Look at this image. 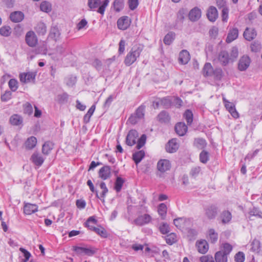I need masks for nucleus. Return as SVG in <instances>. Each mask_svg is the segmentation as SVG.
I'll return each mask as SVG.
<instances>
[{"label": "nucleus", "mask_w": 262, "mask_h": 262, "mask_svg": "<svg viewBox=\"0 0 262 262\" xmlns=\"http://www.w3.org/2000/svg\"><path fill=\"white\" fill-rule=\"evenodd\" d=\"M40 9L41 11L45 12H49L52 10L51 4L47 1L42 2L40 5Z\"/></svg>", "instance_id": "nucleus-42"}, {"label": "nucleus", "mask_w": 262, "mask_h": 262, "mask_svg": "<svg viewBox=\"0 0 262 262\" xmlns=\"http://www.w3.org/2000/svg\"><path fill=\"white\" fill-rule=\"evenodd\" d=\"M145 111V106L141 105L139 106L134 113L136 116L139 119H142L144 117Z\"/></svg>", "instance_id": "nucleus-55"}, {"label": "nucleus", "mask_w": 262, "mask_h": 262, "mask_svg": "<svg viewBox=\"0 0 262 262\" xmlns=\"http://www.w3.org/2000/svg\"><path fill=\"white\" fill-rule=\"evenodd\" d=\"M157 169L161 173L169 170L171 167V163L168 160L161 159L157 163Z\"/></svg>", "instance_id": "nucleus-7"}, {"label": "nucleus", "mask_w": 262, "mask_h": 262, "mask_svg": "<svg viewBox=\"0 0 262 262\" xmlns=\"http://www.w3.org/2000/svg\"><path fill=\"white\" fill-rule=\"evenodd\" d=\"M151 216L148 214L140 215L138 216L134 221L133 223L137 226H142L147 224L151 222Z\"/></svg>", "instance_id": "nucleus-5"}, {"label": "nucleus", "mask_w": 262, "mask_h": 262, "mask_svg": "<svg viewBox=\"0 0 262 262\" xmlns=\"http://www.w3.org/2000/svg\"><path fill=\"white\" fill-rule=\"evenodd\" d=\"M166 243L169 245H172L177 242V235L174 233H171L167 235L166 237Z\"/></svg>", "instance_id": "nucleus-51"}, {"label": "nucleus", "mask_w": 262, "mask_h": 262, "mask_svg": "<svg viewBox=\"0 0 262 262\" xmlns=\"http://www.w3.org/2000/svg\"><path fill=\"white\" fill-rule=\"evenodd\" d=\"M261 49V45L258 42H253L251 45V49L252 52H259L260 51Z\"/></svg>", "instance_id": "nucleus-60"}, {"label": "nucleus", "mask_w": 262, "mask_h": 262, "mask_svg": "<svg viewBox=\"0 0 262 262\" xmlns=\"http://www.w3.org/2000/svg\"><path fill=\"white\" fill-rule=\"evenodd\" d=\"M223 102L225 104V106L226 109L231 114L232 116L234 118H237L238 117V113L236 111L235 105L233 103L228 101L225 98H223Z\"/></svg>", "instance_id": "nucleus-10"}, {"label": "nucleus", "mask_w": 262, "mask_h": 262, "mask_svg": "<svg viewBox=\"0 0 262 262\" xmlns=\"http://www.w3.org/2000/svg\"><path fill=\"white\" fill-rule=\"evenodd\" d=\"M36 73L34 72L22 73L19 74L20 81L23 83L34 82Z\"/></svg>", "instance_id": "nucleus-9"}, {"label": "nucleus", "mask_w": 262, "mask_h": 262, "mask_svg": "<svg viewBox=\"0 0 262 262\" xmlns=\"http://www.w3.org/2000/svg\"><path fill=\"white\" fill-rule=\"evenodd\" d=\"M190 59L189 52L186 50H183L180 53L179 60L180 63L185 64Z\"/></svg>", "instance_id": "nucleus-26"}, {"label": "nucleus", "mask_w": 262, "mask_h": 262, "mask_svg": "<svg viewBox=\"0 0 262 262\" xmlns=\"http://www.w3.org/2000/svg\"><path fill=\"white\" fill-rule=\"evenodd\" d=\"M158 212L162 219H164L167 213L166 205L164 203L160 204L158 206Z\"/></svg>", "instance_id": "nucleus-41"}, {"label": "nucleus", "mask_w": 262, "mask_h": 262, "mask_svg": "<svg viewBox=\"0 0 262 262\" xmlns=\"http://www.w3.org/2000/svg\"><path fill=\"white\" fill-rule=\"evenodd\" d=\"M38 210V207L35 204H26L24 207V212L27 215H30Z\"/></svg>", "instance_id": "nucleus-21"}, {"label": "nucleus", "mask_w": 262, "mask_h": 262, "mask_svg": "<svg viewBox=\"0 0 262 262\" xmlns=\"http://www.w3.org/2000/svg\"><path fill=\"white\" fill-rule=\"evenodd\" d=\"M201 262H214L213 258L211 255H205L200 257Z\"/></svg>", "instance_id": "nucleus-64"}, {"label": "nucleus", "mask_w": 262, "mask_h": 262, "mask_svg": "<svg viewBox=\"0 0 262 262\" xmlns=\"http://www.w3.org/2000/svg\"><path fill=\"white\" fill-rule=\"evenodd\" d=\"M54 144L50 141L46 142L42 147V152L43 154L48 155L53 148Z\"/></svg>", "instance_id": "nucleus-35"}, {"label": "nucleus", "mask_w": 262, "mask_h": 262, "mask_svg": "<svg viewBox=\"0 0 262 262\" xmlns=\"http://www.w3.org/2000/svg\"><path fill=\"white\" fill-rule=\"evenodd\" d=\"M138 132L134 129L130 130L126 138V143L128 146H133L136 143V139L138 137Z\"/></svg>", "instance_id": "nucleus-8"}, {"label": "nucleus", "mask_w": 262, "mask_h": 262, "mask_svg": "<svg viewBox=\"0 0 262 262\" xmlns=\"http://www.w3.org/2000/svg\"><path fill=\"white\" fill-rule=\"evenodd\" d=\"M184 117L186 119L188 124H191L193 121V114L191 111L187 110L184 114Z\"/></svg>", "instance_id": "nucleus-52"}, {"label": "nucleus", "mask_w": 262, "mask_h": 262, "mask_svg": "<svg viewBox=\"0 0 262 262\" xmlns=\"http://www.w3.org/2000/svg\"><path fill=\"white\" fill-rule=\"evenodd\" d=\"M143 49V46L141 45H136L133 46L124 59V64L126 66H130L133 64L140 57Z\"/></svg>", "instance_id": "nucleus-1"}, {"label": "nucleus", "mask_w": 262, "mask_h": 262, "mask_svg": "<svg viewBox=\"0 0 262 262\" xmlns=\"http://www.w3.org/2000/svg\"><path fill=\"white\" fill-rule=\"evenodd\" d=\"M218 60L223 66H226L231 62L229 53L226 51H221L218 56Z\"/></svg>", "instance_id": "nucleus-12"}, {"label": "nucleus", "mask_w": 262, "mask_h": 262, "mask_svg": "<svg viewBox=\"0 0 262 262\" xmlns=\"http://www.w3.org/2000/svg\"><path fill=\"white\" fill-rule=\"evenodd\" d=\"M145 156V152L143 150L136 151L133 155V159L136 165L139 163Z\"/></svg>", "instance_id": "nucleus-29"}, {"label": "nucleus", "mask_w": 262, "mask_h": 262, "mask_svg": "<svg viewBox=\"0 0 262 262\" xmlns=\"http://www.w3.org/2000/svg\"><path fill=\"white\" fill-rule=\"evenodd\" d=\"M221 218L223 224H227L230 222L232 219L231 213L229 211H224L221 214Z\"/></svg>", "instance_id": "nucleus-37"}, {"label": "nucleus", "mask_w": 262, "mask_h": 262, "mask_svg": "<svg viewBox=\"0 0 262 262\" xmlns=\"http://www.w3.org/2000/svg\"><path fill=\"white\" fill-rule=\"evenodd\" d=\"M34 29L38 36L45 35L47 31V26L46 24L42 21L37 23Z\"/></svg>", "instance_id": "nucleus-15"}, {"label": "nucleus", "mask_w": 262, "mask_h": 262, "mask_svg": "<svg viewBox=\"0 0 262 262\" xmlns=\"http://www.w3.org/2000/svg\"><path fill=\"white\" fill-rule=\"evenodd\" d=\"M213 69L211 63H206L203 69V75L205 77L212 76Z\"/></svg>", "instance_id": "nucleus-33"}, {"label": "nucleus", "mask_w": 262, "mask_h": 262, "mask_svg": "<svg viewBox=\"0 0 262 262\" xmlns=\"http://www.w3.org/2000/svg\"><path fill=\"white\" fill-rule=\"evenodd\" d=\"M233 249L232 246L228 243H225L222 244L221 249L220 251H222L224 254H226L227 256L230 253Z\"/></svg>", "instance_id": "nucleus-40"}, {"label": "nucleus", "mask_w": 262, "mask_h": 262, "mask_svg": "<svg viewBox=\"0 0 262 262\" xmlns=\"http://www.w3.org/2000/svg\"><path fill=\"white\" fill-rule=\"evenodd\" d=\"M95 105H93L88 110L87 113L83 117V122L84 123H88L90 122V118L91 116L93 115L95 110Z\"/></svg>", "instance_id": "nucleus-39"}, {"label": "nucleus", "mask_w": 262, "mask_h": 262, "mask_svg": "<svg viewBox=\"0 0 262 262\" xmlns=\"http://www.w3.org/2000/svg\"><path fill=\"white\" fill-rule=\"evenodd\" d=\"M159 230L161 233L163 234H167L169 232V226L167 223H163L159 227Z\"/></svg>", "instance_id": "nucleus-61"}, {"label": "nucleus", "mask_w": 262, "mask_h": 262, "mask_svg": "<svg viewBox=\"0 0 262 262\" xmlns=\"http://www.w3.org/2000/svg\"><path fill=\"white\" fill-rule=\"evenodd\" d=\"M243 35L246 40L250 41L255 37L256 33L254 29L247 28L244 31Z\"/></svg>", "instance_id": "nucleus-24"}, {"label": "nucleus", "mask_w": 262, "mask_h": 262, "mask_svg": "<svg viewBox=\"0 0 262 262\" xmlns=\"http://www.w3.org/2000/svg\"><path fill=\"white\" fill-rule=\"evenodd\" d=\"M179 148V144L176 139H172L170 140L166 146V151L170 153L176 152Z\"/></svg>", "instance_id": "nucleus-18"}, {"label": "nucleus", "mask_w": 262, "mask_h": 262, "mask_svg": "<svg viewBox=\"0 0 262 262\" xmlns=\"http://www.w3.org/2000/svg\"><path fill=\"white\" fill-rule=\"evenodd\" d=\"M102 237L105 238L107 237V233L106 231L102 227L93 228L92 230Z\"/></svg>", "instance_id": "nucleus-49"}, {"label": "nucleus", "mask_w": 262, "mask_h": 262, "mask_svg": "<svg viewBox=\"0 0 262 262\" xmlns=\"http://www.w3.org/2000/svg\"><path fill=\"white\" fill-rule=\"evenodd\" d=\"M160 104L165 108H168L171 106V102L168 98H163L160 99Z\"/></svg>", "instance_id": "nucleus-59"}, {"label": "nucleus", "mask_w": 262, "mask_h": 262, "mask_svg": "<svg viewBox=\"0 0 262 262\" xmlns=\"http://www.w3.org/2000/svg\"><path fill=\"white\" fill-rule=\"evenodd\" d=\"M194 145L200 149L204 148L207 144L206 140L202 138H198L194 140Z\"/></svg>", "instance_id": "nucleus-44"}, {"label": "nucleus", "mask_w": 262, "mask_h": 262, "mask_svg": "<svg viewBox=\"0 0 262 262\" xmlns=\"http://www.w3.org/2000/svg\"><path fill=\"white\" fill-rule=\"evenodd\" d=\"M175 34L173 32L167 33L164 37L163 42L165 45H170L174 39Z\"/></svg>", "instance_id": "nucleus-45"}, {"label": "nucleus", "mask_w": 262, "mask_h": 262, "mask_svg": "<svg viewBox=\"0 0 262 262\" xmlns=\"http://www.w3.org/2000/svg\"><path fill=\"white\" fill-rule=\"evenodd\" d=\"M238 51L237 48L235 47H233L231 49L230 55H229L230 58H231V62L235 60L238 57Z\"/></svg>", "instance_id": "nucleus-56"}, {"label": "nucleus", "mask_w": 262, "mask_h": 262, "mask_svg": "<svg viewBox=\"0 0 262 262\" xmlns=\"http://www.w3.org/2000/svg\"><path fill=\"white\" fill-rule=\"evenodd\" d=\"M206 15L209 21L214 22L218 17L217 9L214 6H210L207 11Z\"/></svg>", "instance_id": "nucleus-13"}, {"label": "nucleus", "mask_w": 262, "mask_h": 262, "mask_svg": "<svg viewBox=\"0 0 262 262\" xmlns=\"http://www.w3.org/2000/svg\"><path fill=\"white\" fill-rule=\"evenodd\" d=\"M146 140V136L145 135H142L137 141L136 148L138 149L141 148L145 144Z\"/></svg>", "instance_id": "nucleus-54"}, {"label": "nucleus", "mask_w": 262, "mask_h": 262, "mask_svg": "<svg viewBox=\"0 0 262 262\" xmlns=\"http://www.w3.org/2000/svg\"><path fill=\"white\" fill-rule=\"evenodd\" d=\"M26 43L30 47H35L38 43V38L35 32L29 31L27 32L25 36Z\"/></svg>", "instance_id": "nucleus-3"}, {"label": "nucleus", "mask_w": 262, "mask_h": 262, "mask_svg": "<svg viewBox=\"0 0 262 262\" xmlns=\"http://www.w3.org/2000/svg\"><path fill=\"white\" fill-rule=\"evenodd\" d=\"M10 89L13 92L17 89V81L15 79H11L8 83Z\"/></svg>", "instance_id": "nucleus-58"}, {"label": "nucleus", "mask_w": 262, "mask_h": 262, "mask_svg": "<svg viewBox=\"0 0 262 262\" xmlns=\"http://www.w3.org/2000/svg\"><path fill=\"white\" fill-rule=\"evenodd\" d=\"M250 58L247 55L242 56L238 62V68L241 71H245L250 66Z\"/></svg>", "instance_id": "nucleus-11"}, {"label": "nucleus", "mask_w": 262, "mask_h": 262, "mask_svg": "<svg viewBox=\"0 0 262 262\" xmlns=\"http://www.w3.org/2000/svg\"><path fill=\"white\" fill-rule=\"evenodd\" d=\"M97 223V220L94 216H91L88 218L86 222L85 223L86 227L89 228L90 230H92L93 228H95L93 226V225H95Z\"/></svg>", "instance_id": "nucleus-48"}, {"label": "nucleus", "mask_w": 262, "mask_h": 262, "mask_svg": "<svg viewBox=\"0 0 262 262\" xmlns=\"http://www.w3.org/2000/svg\"><path fill=\"white\" fill-rule=\"evenodd\" d=\"M202 16L201 10L195 7L192 8L189 12L188 18L191 21L195 22L200 19Z\"/></svg>", "instance_id": "nucleus-6"}, {"label": "nucleus", "mask_w": 262, "mask_h": 262, "mask_svg": "<svg viewBox=\"0 0 262 262\" xmlns=\"http://www.w3.org/2000/svg\"><path fill=\"white\" fill-rule=\"evenodd\" d=\"M11 33V29L9 26H4L0 28V34L4 37H8Z\"/></svg>", "instance_id": "nucleus-43"}, {"label": "nucleus", "mask_w": 262, "mask_h": 262, "mask_svg": "<svg viewBox=\"0 0 262 262\" xmlns=\"http://www.w3.org/2000/svg\"><path fill=\"white\" fill-rule=\"evenodd\" d=\"M234 258L236 262H244L245 260V255L243 252H238L235 254Z\"/></svg>", "instance_id": "nucleus-63"}, {"label": "nucleus", "mask_w": 262, "mask_h": 262, "mask_svg": "<svg viewBox=\"0 0 262 262\" xmlns=\"http://www.w3.org/2000/svg\"><path fill=\"white\" fill-rule=\"evenodd\" d=\"M30 160L34 165L38 167L40 166L45 161V159L37 152H35L32 154Z\"/></svg>", "instance_id": "nucleus-17"}, {"label": "nucleus", "mask_w": 262, "mask_h": 262, "mask_svg": "<svg viewBox=\"0 0 262 262\" xmlns=\"http://www.w3.org/2000/svg\"><path fill=\"white\" fill-rule=\"evenodd\" d=\"M36 138L34 136H31L28 138L25 142L26 148L28 149H31L36 146Z\"/></svg>", "instance_id": "nucleus-31"}, {"label": "nucleus", "mask_w": 262, "mask_h": 262, "mask_svg": "<svg viewBox=\"0 0 262 262\" xmlns=\"http://www.w3.org/2000/svg\"><path fill=\"white\" fill-rule=\"evenodd\" d=\"M60 35V31L57 27H51L48 35L49 38L56 41L59 39Z\"/></svg>", "instance_id": "nucleus-22"}, {"label": "nucleus", "mask_w": 262, "mask_h": 262, "mask_svg": "<svg viewBox=\"0 0 262 262\" xmlns=\"http://www.w3.org/2000/svg\"><path fill=\"white\" fill-rule=\"evenodd\" d=\"M187 126L184 123H178L175 126V130L180 136H184L187 131Z\"/></svg>", "instance_id": "nucleus-20"}, {"label": "nucleus", "mask_w": 262, "mask_h": 262, "mask_svg": "<svg viewBox=\"0 0 262 262\" xmlns=\"http://www.w3.org/2000/svg\"><path fill=\"white\" fill-rule=\"evenodd\" d=\"M100 188L102 190V192L100 193V196L98 198L100 199L102 203L105 202L104 198L108 192V189L106 187V184L104 182H101L99 185Z\"/></svg>", "instance_id": "nucleus-34"}, {"label": "nucleus", "mask_w": 262, "mask_h": 262, "mask_svg": "<svg viewBox=\"0 0 262 262\" xmlns=\"http://www.w3.org/2000/svg\"><path fill=\"white\" fill-rule=\"evenodd\" d=\"M201 167L199 166H195V167H192L191 170L190 174L192 177L195 178L199 175V174L200 173V172L201 171Z\"/></svg>", "instance_id": "nucleus-62"}, {"label": "nucleus", "mask_w": 262, "mask_h": 262, "mask_svg": "<svg viewBox=\"0 0 262 262\" xmlns=\"http://www.w3.org/2000/svg\"><path fill=\"white\" fill-rule=\"evenodd\" d=\"M209 160V153L203 150L200 154V160L203 163H206Z\"/></svg>", "instance_id": "nucleus-53"}, {"label": "nucleus", "mask_w": 262, "mask_h": 262, "mask_svg": "<svg viewBox=\"0 0 262 262\" xmlns=\"http://www.w3.org/2000/svg\"><path fill=\"white\" fill-rule=\"evenodd\" d=\"M248 214H249L248 218L250 220H253V219H252L253 216H256V217H260L261 216V212H260L257 209H256L255 208H253L252 209H251L249 211Z\"/></svg>", "instance_id": "nucleus-47"}, {"label": "nucleus", "mask_w": 262, "mask_h": 262, "mask_svg": "<svg viewBox=\"0 0 262 262\" xmlns=\"http://www.w3.org/2000/svg\"><path fill=\"white\" fill-rule=\"evenodd\" d=\"M157 120L161 123H167L170 120V117L167 112L163 111L158 115Z\"/></svg>", "instance_id": "nucleus-30"}, {"label": "nucleus", "mask_w": 262, "mask_h": 262, "mask_svg": "<svg viewBox=\"0 0 262 262\" xmlns=\"http://www.w3.org/2000/svg\"><path fill=\"white\" fill-rule=\"evenodd\" d=\"M9 122L12 125H19L23 123V118L17 114H14L10 117Z\"/></svg>", "instance_id": "nucleus-28"}, {"label": "nucleus", "mask_w": 262, "mask_h": 262, "mask_svg": "<svg viewBox=\"0 0 262 262\" xmlns=\"http://www.w3.org/2000/svg\"><path fill=\"white\" fill-rule=\"evenodd\" d=\"M124 6V0H115L113 2V7L114 10L119 12L122 10Z\"/></svg>", "instance_id": "nucleus-38"}, {"label": "nucleus", "mask_w": 262, "mask_h": 262, "mask_svg": "<svg viewBox=\"0 0 262 262\" xmlns=\"http://www.w3.org/2000/svg\"><path fill=\"white\" fill-rule=\"evenodd\" d=\"M238 35V30L237 28H233L231 30L226 38V41L230 43L237 38Z\"/></svg>", "instance_id": "nucleus-27"}, {"label": "nucleus", "mask_w": 262, "mask_h": 262, "mask_svg": "<svg viewBox=\"0 0 262 262\" xmlns=\"http://www.w3.org/2000/svg\"><path fill=\"white\" fill-rule=\"evenodd\" d=\"M99 177L103 180H105L111 177V167L109 166H104L98 172Z\"/></svg>", "instance_id": "nucleus-14"}, {"label": "nucleus", "mask_w": 262, "mask_h": 262, "mask_svg": "<svg viewBox=\"0 0 262 262\" xmlns=\"http://www.w3.org/2000/svg\"><path fill=\"white\" fill-rule=\"evenodd\" d=\"M214 258L216 262H227L228 261V256L222 251H220L215 253Z\"/></svg>", "instance_id": "nucleus-32"}, {"label": "nucleus", "mask_w": 262, "mask_h": 262, "mask_svg": "<svg viewBox=\"0 0 262 262\" xmlns=\"http://www.w3.org/2000/svg\"><path fill=\"white\" fill-rule=\"evenodd\" d=\"M109 2V0H104L102 3L100 0H88V6L90 10L91 11H94L95 9L99 7L97 11L103 15Z\"/></svg>", "instance_id": "nucleus-2"}, {"label": "nucleus", "mask_w": 262, "mask_h": 262, "mask_svg": "<svg viewBox=\"0 0 262 262\" xmlns=\"http://www.w3.org/2000/svg\"><path fill=\"white\" fill-rule=\"evenodd\" d=\"M187 222V219L184 217H179L173 220V224L178 229H181L184 227Z\"/></svg>", "instance_id": "nucleus-36"}, {"label": "nucleus", "mask_w": 262, "mask_h": 262, "mask_svg": "<svg viewBox=\"0 0 262 262\" xmlns=\"http://www.w3.org/2000/svg\"><path fill=\"white\" fill-rule=\"evenodd\" d=\"M24 17V13L20 11H15L11 13L10 18L14 23L20 22Z\"/></svg>", "instance_id": "nucleus-23"}, {"label": "nucleus", "mask_w": 262, "mask_h": 262, "mask_svg": "<svg viewBox=\"0 0 262 262\" xmlns=\"http://www.w3.org/2000/svg\"><path fill=\"white\" fill-rule=\"evenodd\" d=\"M208 240L212 244L215 243L218 239V233L214 229L210 228L207 231Z\"/></svg>", "instance_id": "nucleus-25"}, {"label": "nucleus", "mask_w": 262, "mask_h": 262, "mask_svg": "<svg viewBox=\"0 0 262 262\" xmlns=\"http://www.w3.org/2000/svg\"><path fill=\"white\" fill-rule=\"evenodd\" d=\"M205 215L209 220L214 219L218 212L217 207L214 205H210L204 208Z\"/></svg>", "instance_id": "nucleus-4"}, {"label": "nucleus", "mask_w": 262, "mask_h": 262, "mask_svg": "<svg viewBox=\"0 0 262 262\" xmlns=\"http://www.w3.org/2000/svg\"><path fill=\"white\" fill-rule=\"evenodd\" d=\"M196 246L198 248V251L201 253L205 254L208 250L209 246L207 242L205 240H202L197 242L196 243Z\"/></svg>", "instance_id": "nucleus-19"}, {"label": "nucleus", "mask_w": 262, "mask_h": 262, "mask_svg": "<svg viewBox=\"0 0 262 262\" xmlns=\"http://www.w3.org/2000/svg\"><path fill=\"white\" fill-rule=\"evenodd\" d=\"M24 113L30 115L33 113V107L32 105L27 102L24 105Z\"/></svg>", "instance_id": "nucleus-57"}, {"label": "nucleus", "mask_w": 262, "mask_h": 262, "mask_svg": "<svg viewBox=\"0 0 262 262\" xmlns=\"http://www.w3.org/2000/svg\"><path fill=\"white\" fill-rule=\"evenodd\" d=\"M124 182V180L121 177H118L117 178L115 183V189L117 192L121 191Z\"/></svg>", "instance_id": "nucleus-46"}, {"label": "nucleus", "mask_w": 262, "mask_h": 262, "mask_svg": "<svg viewBox=\"0 0 262 262\" xmlns=\"http://www.w3.org/2000/svg\"><path fill=\"white\" fill-rule=\"evenodd\" d=\"M130 23L128 16H123L118 19L117 26L119 29L124 30L129 27Z\"/></svg>", "instance_id": "nucleus-16"}, {"label": "nucleus", "mask_w": 262, "mask_h": 262, "mask_svg": "<svg viewBox=\"0 0 262 262\" xmlns=\"http://www.w3.org/2000/svg\"><path fill=\"white\" fill-rule=\"evenodd\" d=\"M223 75V71L221 68H215L213 69L212 76L216 80H220Z\"/></svg>", "instance_id": "nucleus-50"}]
</instances>
